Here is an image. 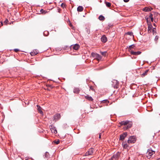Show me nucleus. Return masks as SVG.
Segmentation results:
<instances>
[{
  "label": "nucleus",
  "mask_w": 160,
  "mask_h": 160,
  "mask_svg": "<svg viewBox=\"0 0 160 160\" xmlns=\"http://www.w3.org/2000/svg\"><path fill=\"white\" fill-rule=\"evenodd\" d=\"M120 123L121 125H127V126L124 128V130H127L131 128L132 125V122L129 121H121L120 122Z\"/></svg>",
  "instance_id": "nucleus-1"
},
{
  "label": "nucleus",
  "mask_w": 160,
  "mask_h": 160,
  "mask_svg": "<svg viewBox=\"0 0 160 160\" xmlns=\"http://www.w3.org/2000/svg\"><path fill=\"white\" fill-rule=\"evenodd\" d=\"M136 141V138L134 136H132L128 138V144L134 143Z\"/></svg>",
  "instance_id": "nucleus-2"
},
{
  "label": "nucleus",
  "mask_w": 160,
  "mask_h": 160,
  "mask_svg": "<svg viewBox=\"0 0 160 160\" xmlns=\"http://www.w3.org/2000/svg\"><path fill=\"white\" fill-rule=\"evenodd\" d=\"M91 55L93 58H95L94 59H96L98 61H99L100 60H101L102 59V57L99 54L97 53L92 52Z\"/></svg>",
  "instance_id": "nucleus-3"
},
{
  "label": "nucleus",
  "mask_w": 160,
  "mask_h": 160,
  "mask_svg": "<svg viewBox=\"0 0 160 160\" xmlns=\"http://www.w3.org/2000/svg\"><path fill=\"white\" fill-rule=\"evenodd\" d=\"M154 153V151L148 149L146 153V156L148 158H150Z\"/></svg>",
  "instance_id": "nucleus-4"
},
{
  "label": "nucleus",
  "mask_w": 160,
  "mask_h": 160,
  "mask_svg": "<svg viewBox=\"0 0 160 160\" xmlns=\"http://www.w3.org/2000/svg\"><path fill=\"white\" fill-rule=\"evenodd\" d=\"M94 149L93 148H91L88 150V151L85 153L86 156L92 155L93 153Z\"/></svg>",
  "instance_id": "nucleus-5"
},
{
  "label": "nucleus",
  "mask_w": 160,
  "mask_h": 160,
  "mask_svg": "<svg viewBox=\"0 0 160 160\" xmlns=\"http://www.w3.org/2000/svg\"><path fill=\"white\" fill-rule=\"evenodd\" d=\"M120 154V153L118 152L115 154H114L112 157L111 159L112 160H116L118 159Z\"/></svg>",
  "instance_id": "nucleus-6"
},
{
  "label": "nucleus",
  "mask_w": 160,
  "mask_h": 160,
  "mask_svg": "<svg viewBox=\"0 0 160 160\" xmlns=\"http://www.w3.org/2000/svg\"><path fill=\"white\" fill-rule=\"evenodd\" d=\"M127 135L128 134L126 132H124L123 134H121L120 135L119 140L122 141L123 140L125 139V137L127 136Z\"/></svg>",
  "instance_id": "nucleus-7"
},
{
  "label": "nucleus",
  "mask_w": 160,
  "mask_h": 160,
  "mask_svg": "<svg viewBox=\"0 0 160 160\" xmlns=\"http://www.w3.org/2000/svg\"><path fill=\"white\" fill-rule=\"evenodd\" d=\"M112 82L113 83V86L114 88H118L119 84L117 80H114Z\"/></svg>",
  "instance_id": "nucleus-8"
},
{
  "label": "nucleus",
  "mask_w": 160,
  "mask_h": 160,
  "mask_svg": "<svg viewBox=\"0 0 160 160\" xmlns=\"http://www.w3.org/2000/svg\"><path fill=\"white\" fill-rule=\"evenodd\" d=\"M85 98L86 99L90 101H92L93 100L91 96H89L88 95L85 96Z\"/></svg>",
  "instance_id": "nucleus-9"
},
{
  "label": "nucleus",
  "mask_w": 160,
  "mask_h": 160,
  "mask_svg": "<svg viewBox=\"0 0 160 160\" xmlns=\"http://www.w3.org/2000/svg\"><path fill=\"white\" fill-rule=\"evenodd\" d=\"M130 52L131 54L135 55H139L141 54V52L138 51V52H134L133 51H130Z\"/></svg>",
  "instance_id": "nucleus-10"
},
{
  "label": "nucleus",
  "mask_w": 160,
  "mask_h": 160,
  "mask_svg": "<svg viewBox=\"0 0 160 160\" xmlns=\"http://www.w3.org/2000/svg\"><path fill=\"white\" fill-rule=\"evenodd\" d=\"M101 39V41L104 43L106 42L107 41V38L105 35L102 36Z\"/></svg>",
  "instance_id": "nucleus-11"
},
{
  "label": "nucleus",
  "mask_w": 160,
  "mask_h": 160,
  "mask_svg": "<svg viewBox=\"0 0 160 160\" xmlns=\"http://www.w3.org/2000/svg\"><path fill=\"white\" fill-rule=\"evenodd\" d=\"M149 72V70L148 69L146 70L144 72L142 73L141 75V77L142 78H143L145 76H146L148 74V72Z\"/></svg>",
  "instance_id": "nucleus-12"
},
{
  "label": "nucleus",
  "mask_w": 160,
  "mask_h": 160,
  "mask_svg": "<svg viewBox=\"0 0 160 160\" xmlns=\"http://www.w3.org/2000/svg\"><path fill=\"white\" fill-rule=\"evenodd\" d=\"M152 9V8H149L148 7H146L143 9V11L145 12H149L151 11Z\"/></svg>",
  "instance_id": "nucleus-13"
},
{
  "label": "nucleus",
  "mask_w": 160,
  "mask_h": 160,
  "mask_svg": "<svg viewBox=\"0 0 160 160\" xmlns=\"http://www.w3.org/2000/svg\"><path fill=\"white\" fill-rule=\"evenodd\" d=\"M72 48L73 49L77 50L79 48L80 46L78 44H76L73 46Z\"/></svg>",
  "instance_id": "nucleus-14"
},
{
  "label": "nucleus",
  "mask_w": 160,
  "mask_h": 160,
  "mask_svg": "<svg viewBox=\"0 0 160 160\" xmlns=\"http://www.w3.org/2000/svg\"><path fill=\"white\" fill-rule=\"evenodd\" d=\"M61 117L60 115L59 114H56L54 116V119L55 120H58L59 118H60Z\"/></svg>",
  "instance_id": "nucleus-15"
},
{
  "label": "nucleus",
  "mask_w": 160,
  "mask_h": 160,
  "mask_svg": "<svg viewBox=\"0 0 160 160\" xmlns=\"http://www.w3.org/2000/svg\"><path fill=\"white\" fill-rule=\"evenodd\" d=\"M37 107H38V112L41 114H43V112L42 110V108L38 105H37Z\"/></svg>",
  "instance_id": "nucleus-16"
},
{
  "label": "nucleus",
  "mask_w": 160,
  "mask_h": 160,
  "mask_svg": "<svg viewBox=\"0 0 160 160\" xmlns=\"http://www.w3.org/2000/svg\"><path fill=\"white\" fill-rule=\"evenodd\" d=\"M122 145L123 148L125 149H127L128 147V146L126 142H123Z\"/></svg>",
  "instance_id": "nucleus-17"
},
{
  "label": "nucleus",
  "mask_w": 160,
  "mask_h": 160,
  "mask_svg": "<svg viewBox=\"0 0 160 160\" xmlns=\"http://www.w3.org/2000/svg\"><path fill=\"white\" fill-rule=\"evenodd\" d=\"M83 9V7L81 6H79L77 8V11L78 12H82Z\"/></svg>",
  "instance_id": "nucleus-18"
},
{
  "label": "nucleus",
  "mask_w": 160,
  "mask_h": 160,
  "mask_svg": "<svg viewBox=\"0 0 160 160\" xmlns=\"http://www.w3.org/2000/svg\"><path fill=\"white\" fill-rule=\"evenodd\" d=\"M50 129L52 133L55 134L57 133V131L55 128H51Z\"/></svg>",
  "instance_id": "nucleus-19"
},
{
  "label": "nucleus",
  "mask_w": 160,
  "mask_h": 160,
  "mask_svg": "<svg viewBox=\"0 0 160 160\" xmlns=\"http://www.w3.org/2000/svg\"><path fill=\"white\" fill-rule=\"evenodd\" d=\"M135 47V45L134 44L130 45L128 48V51L130 52V51H132V49L133 48Z\"/></svg>",
  "instance_id": "nucleus-20"
},
{
  "label": "nucleus",
  "mask_w": 160,
  "mask_h": 160,
  "mask_svg": "<svg viewBox=\"0 0 160 160\" xmlns=\"http://www.w3.org/2000/svg\"><path fill=\"white\" fill-rule=\"evenodd\" d=\"M105 3L106 5V6L109 8V7H110L111 6V3H110V2H105Z\"/></svg>",
  "instance_id": "nucleus-21"
},
{
  "label": "nucleus",
  "mask_w": 160,
  "mask_h": 160,
  "mask_svg": "<svg viewBox=\"0 0 160 160\" xmlns=\"http://www.w3.org/2000/svg\"><path fill=\"white\" fill-rule=\"evenodd\" d=\"M98 18L100 20L103 21L105 19L104 17L102 15L100 16Z\"/></svg>",
  "instance_id": "nucleus-22"
},
{
  "label": "nucleus",
  "mask_w": 160,
  "mask_h": 160,
  "mask_svg": "<svg viewBox=\"0 0 160 160\" xmlns=\"http://www.w3.org/2000/svg\"><path fill=\"white\" fill-rule=\"evenodd\" d=\"M38 53V52H31L30 53L31 55L32 56H34L36 55Z\"/></svg>",
  "instance_id": "nucleus-23"
},
{
  "label": "nucleus",
  "mask_w": 160,
  "mask_h": 160,
  "mask_svg": "<svg viewBox=\"0 0 160 160\" xmlns=\"http://www.w3.org/2000/svg\"><path fill=\"white\" fill-rule=\"evenodd\" d=\"M152 25H149L148 26V32H149V31L151 32V30H152Z\"/></svg>",
  "instance_id": "nucleus-24"
},
{
  "label": "nucleus",
  "mask_w": 160,
  "mask_h": 160,
  "mask_svg": "<svg viewBox=\"0 0 160 160\" xmlns=\"http://www.w3.org/2000/svg\"><path fill=\"white\" fill-rule=\"evenodd\" d=\"M49 154L48 152H46L45 154V157L46 158H48L49 156Z\"/></svg>",
  "instance_id": "nucleus-25"
},
{
  "label": "nucleus",
  "mask_w": 160,
  "mask_h": 160,
  "mask_svg": "<svg viewBox=\"0 0 160 160\" xmlns=\"http://www.w3.org/2000/svg\"><path fill=\"white\" fill-rule=\"evenodd\" d=\"M86 32L88 34H89L90 33V30L89 29L86 28Z\"/></svg>",
  "instance_id": "nucleus-26"
},
{
  "label": "nucleus",
  "mask_w": 160,
  "mask_h": 160,
  "mask_svg": "<svg viewBox=\"0 0 160 160\" xmlns=\"http://www.w3.org/2000/svg\"><path fill=\"white\" fill-rule=\"evenodd\" d=\"M106 52H100V53H101V54L103 55V56H105L106 55Z\"/></svg>",
  "instance_id": "nucleus-27"
},
{
  "label": "nucleus",
  "mask_w": 160,
  "mask_h": 160,
  "mask_svg": "<svg viewBox=\"0 0 160 160\" xmlns=\"http://www.w3.org/2000/svg\"><path fill=\"white\" fill-rule=\"evenodd\" d=\"M158 38L159 37L158 36H156L155 38V41L157 42L158 39Z\"/></svg>",
  "instance_id": "nucleus-28"
},
{
  "label": "nucleus",
  "mask_w": 160,
  "mask_h": 160,
  "mask_svg": "<svg viewBox=\"0 0 160 160\" xmlns=\"http://www.w3.org/2000/svg\"><path fill=\"white\" fill-rule=\"evenodd\" d=\"M61 6L62 8H64L65 7L66 5L65 3H62V4L61 5Z\"/></svg>",
  "instance_id": "nucleus-29"
},
{
  "label": "nucleus",
  "mask_w": 160,
  "mask_h": 160,
  "mask_svg": "<svg viewBox=\"0 0 160 160\" xmlns=\"http://www.w3.org/2000/svg\"><path fill=\"white\" fill-rule=\"evenodd\" d=\"M126 34L130 36H132L133 34V33L132 32H128L126 33Z\"/></svg>",
  "instance_id": "nucleus-30"
},
{
  "label": "nucleus",
  "mask_w": 160,
  "mask_h": 160,
  "mask_svg": "<svg viewBox=\"0 0 160 160\" xmlns=\"http://www.w3.org/2000/svg\"><path fill=\"white\" fill-rule=\"evenodd\" d=\"M74 93H78L79 92V90L78 89H74Z\"/></svg>",
  "instance_id": "nucleus-31"
},
{
  "label": "nucleus",
  "mask_w": 160,
  "mask_h": 160,
  "mask_svg": "<svg viewBox=\"0 0 160 160\" xmlns=\"http://www.w3.org/2000/svg\"><path fill=\"white\" fill-rule=\"evenodd\" d=\"M54 142L56 144H58L59 143L60 141L59 140H58L57 141H54Z\"/></svg>",
  "instance_id": "nucleus-32"
},
{
  "label": "nucleus",
  "mask_w": 160,
  "mask_h": 160,
  "mask_svg": "<svg viewBox=\"0 0 160 160\" xmlns=\"http://www.w3.org/2000/svg\"><path fill=\"white\" fill-rule=\"evenodd\" d=\"M8 19H6L5 21H4V23L5 24H7V23H8Z\"/></svg>",
  "instance_id": "nucleus-33"
},
{
  "label": "nucleus",
  "mask_w": 160,
  "mask_h": 160,
  "mask_svg": "<svg viewBox=\"0 0 160 160\" xmlns=\"http://www.w3.org/2000/svg\"><path fill=\"white\" fill-rule=\"evenodd\" d=\"M14 51L16 52H18L19 51V50L18 49H14Z\"/></svg>",
  "instance_id": "nucleus-34"
},
{
  "label": "nucleus",
  "mask_w": 160,
  "mask_h": 160,
  "mask_svg": "<svg viewBox=\"0 0 160 160\" xmlns=\"http://www.w3.org/2000/svg\"><path fill=\"white\" fill-rule=\"evenodd\" d=\"M149 17L150 18H153L152 17V14L151 13L150 14Z\"/></svg>",
  "instance_id": "nucleus-35"
},
{
  "label": "nucleus",
  "mask_w": 160,
  "mask_h": 160,
  "mask_svg": "<svg viewBox=\"0 0 160 160\" xmlns=\"http://www.w3.org/2000/svg\"><path fill=\"white\" fill-rule=\"evenodd\" d=\"M125 2H127L129 1V0H123Z\"/></svg>",
  "instance_id": "nucleus-36"
},
{
  "label": "nucleus",
  "mask_w": 160,
  "mask_h": 160,
  "mask_svg": "<svg viewBox=\"0 0 160 160\" xmlns=\"http://www.w3.org/2000/svg\"><path fill=\"white\" fill-rule=\"evenodd\" d=\"M90 89L92 90H93V88L92 86H90Z\"/></svg>",
  "instance_id": "nucleus-37"
},
{
  "label": "nucleus",
  "mask_w": 160,
  "mask_h": 160,
  "mask_svg": "<svg viewBox=\"0 0 160 160\" xmlns=\"http://www.w3.org/2000/svg\"><path fill=\"white\" fill-rule=\"evenodd\" d=\"M101 133H100L99 135V138H101Z\"/></svg>",
  "instance_id": "nucleus-38"
},
{
  "label": "nucleus",
  "mask_w": 160,
  "mask_h": 160,
  "mask_svg": "<svg viewBox=\"0 0 160 160\" xmlns=\"http://www.w3.org/2000/svg\"><path fill=\"white\" fill-rule=\"evenodd\" d=\"M151 18V21L152 22H153V18Z\"/></svg>",
  "instance_id": "nucleus-39"
},
{
  "label": "nucleus",
  "mask_w": 160,
  "mask_h": 160,
  "mask_svg": "<svg viewBox=\"0 0 160 160\" xmlns=\"http://www.w3.org/2000/svg\"><path fill=\"white\" fill-rule=\"evenodd\" d=\"M48 87H50L51 88H52V86L51 85H48Z\"/></svg>",
  "instance_id": "nucleus-40"
},
{
  "label": "nucleus",
  "mask_w": 160,
  "mask_h": 160,
  "mask_svg": "<svg viewBox=\"0 0 160 160\" xmlns=\"http://www.w3.org/2000/svg\"><path fill=\"white\" fill-rule=\"evenodd\" d=\"M1 25L2 26L3 25V22H1Z\"/></svg>",
  "instance_id": "nucleus-41"
},
{
  "label": "nucleus",
  "mask_w": 160,
  "mask_h": 160,
  "mask_svg": "<svg viewBox=\"0 0 160 160\" xmlns=\"http://www.w3.org/2000/svg\"><path fill=\"white\" fill-rule=\"evenodd\" d=\"M156 160H160V158L157 159Z\"/></svg>",
  "instance_id": "nucleus-42"
},
{
  "label": "nucleus",
  "mask_w": 160,
  "mask_h": 160,
  "mask_svg": "<svg viewBox=\"0 0 160 160\" xmlns=\"http://www.w3.org/2000/svg\"><path fill=\"white\" fill-rule=\"evenodd\" d=\"M153 25H154V26H155V23H154V24H153Z\"/></svg>",
  "instance_id": "nucleus-43"
},
{
  "label": "nucleus",
  "mask_w": 160,
  "mask_h": 160,
  "mask_svg": "<svg viewBox=\"0 0 160 160\" xmlns=\"http://www.w3.org/2000/svg\"><path fill=\"white\" fill-rule=\"evenodd\" d=\"M147 22H148V18H147Z\"/></svg>",
  "instance_id": "nucleus-44"
},
{
  "label": "nucleus",
  "mask_w": 160,
  "mask_h": 160,
  "mask_svg": "<svg viewBox=\"0 0 160 160\" xmlns=\"http://www.w3.org/2000/svg\"><path fill=\"white\" fill-rule=\"evenodd\" d=\"M106 101L108 102V101Z\"/></svg>",
  "instance_id": "nucleus-45"
},
{
  "label": "nucleus",
  "mask_w": 160,
  "mask_h": 160,
  "mask_svg": "<svg viewBox=\"0 0 160 160\" xmlns=\"http://www.w3.org/2000/svg\"><path fill=\"white\" fill-rule=\"evenodd\" d=\"M28 160V159H26V160Z\"/></svg>",
  "instance_id": "nucleus-46"
}]
</instances>
